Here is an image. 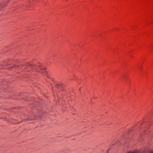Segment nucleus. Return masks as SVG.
<instances>
[{
  "label": "nucleus",
  "mask_w": 153,
  "mask_h": 153,
  "mask_svg": "<svg viewBox=\"0 0 153 153\" xmlns=\"http://www.w3.org/2000/svg\"><path fill=\"white\" fill-rule=\"evenodd\" d=\"M149 153H153V151H152V152H149Z\"/></svg>",
  "instance_id": "obj_4"
},
{
  "label": "nucleus",
  "mask_w": 153,
  "mask_h": 153,
  "mask_svg": "<svg viewBox=\"0 0 153 153\" xmlns=\"http://www.w3.org/2000/svg\"><path fill=\"white\" fill-rule=\"evenodd\" d=\"M39 69L40 71H39V73H41L43 75L47 76V72L46 71V68L45 67L40 66V67H39Z\"/></svg>",
  "instance_id": "obj_1"
},
{
  "label": "nucleus",
  "mask_w": 153,
  "mask_h": 153,
  "mask_svg": "<svg viewBox=\"0 0 153 153\" xmlns=\"http://www.w3.org/2000/svg\"><path fill=\"white\" fill-rule=\"evenodd\" d=\"M5 5H6V4L4 5V4H2L1 6H0V9L1 8H4V7Z\"/></svg>",
  "instance_id": "obj_3"
},
{
  "label": "nucleus",
  "mask_w": 153,
  "mask_h": 153,
  "mask_svg": "<svg viewBox=\"0 0 153 153\" xmlns=\"http://www.w3.org/2000/svg\"><path fill=\"white\" fill-rule=\"evenodd\" d=\"M30 67H31L30 66L22 65L18 66L16 67V68H19V69L22 68L23 69H25V68H29Z\"/></svg>",
  "instance_id": "obj_2"
}]
</instances>
